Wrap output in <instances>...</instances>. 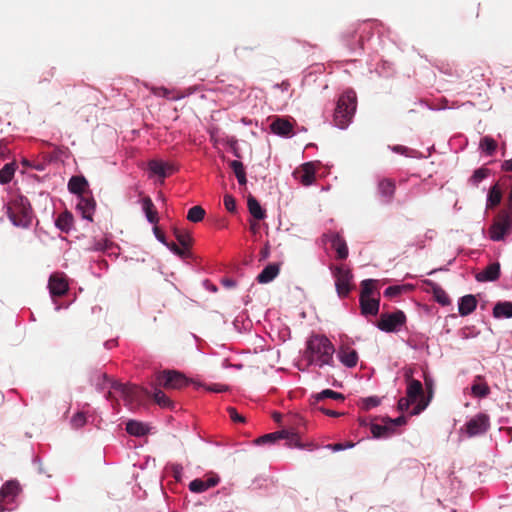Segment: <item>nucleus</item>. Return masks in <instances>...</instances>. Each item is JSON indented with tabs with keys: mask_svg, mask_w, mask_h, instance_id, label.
Instances as JSON below:
<instances>
[{
	"mask_svg": "<svg viewBox=\"0 0 512 512\" xmlns=\"http://www.w3.org/2000/svg\"><path fill=\"white\" fill-rule=\"evenodd\" d=\"M334 351L333 344L326 336L314 334L307 340L304 357L310 365L322 367L332 362Z\"/></svg>",
	"mask_w": 512,
	"mask_h": 512,
	"instance_id": "nucleus-1",
	"label": "nucleus"
},
{
	"mask_svg": "<svg viewBox=\"0 0 512 512\" xmlns=\"http://www.w3.org/2000/svg\"><path fill=\"white\" fill-rule=\"evenodd\" d=\"M7 216L13 225L24 229L28 228L34 218L29 200L22 195L14 197L7 204Z\"/></svg>",
	"mask_w": 512,
	"mask_h": 512,
	"instance_id": "nucleus-2",
	"label": "nucleus"
},
{
	"mask_svg": "<svg viewBox=\"0 0 512 512\" xmlns=\"http://www.w3.org/2000/svg\"><path fill=\"white\" fill-rule=\"evenodd\" d=\"M357 107V97L353 90H347L338 98L333 120L337 127L345 129L351 122Z\"/></svg>",
	"mask_w": 512,
	"mask_h": 512,
	"instance_id": "nucleus-3",
	"label": "nucleus"
},
{
	"mask_svg": "<svg viewBox=\"0 0 512 512\" xmlns=\"http://www.w3.org/2000/svg\"><path fill=\"white\" fill-rule=\"evenodd\" d=\"M110 387L123 397L126 406H128L130 409L138 407L144 403L148 397L151 396V393L148 389L137 386L135 384L111 382Z\"/></svg>",
	"mask_w": 512,
	"mask_h": 512,
	"instance_id": "nucleus-4",
	"label": "nucleus"
},
{
	"mask_svg": "<svg viewBox=\"0 0 512 512\" xmlns=\"http://www.w3.org/2000/svg\"><path fill=\"white\" fill-rule=\"evenodd\" d=\"M330 270L335 278V288L340 298H346L355 288L353 283V273L350 268L345 265H331Z\"/></svg>",
	"mask_w": 512,
	"mask_h": 512,
	"instance_id": "nucleus-5",
	"label": "nucleus"
},
{
	"mask_svg": "<svg viewBox=\"0 0 512 512\" xmlns=\"http://www.w3.org/2000/svg\"><path fill=\"white\" fill-rule=\"evenodd\" d=\"M405 376L407 380L406 397H408L414 403L416 402V405L413 407L410 414L418 415L426 409L429 404L430 397L427 399L424 397L423 386L419 380L413 379L412 376L408 373H406Z\"/></svg>",
	"mask_w": 512,
	"mask_h": 512,
	"instance_id": "nucleus-6",
	"label": "nucleus"
},
{
	"mask_svg": "<svg viewBox=\"0 0 512 512\" xmlns=\"http://www.w3.org/2000/svg\"><path fill=\"white\" fill-rule=\"evenodd\" d=\"M156 386L164 389L179 390L187 386L190 380L186 376L176 370H164L155 375L153 380Z\"/></svg>",
	"mask_w": 512,
	"mask_h": 512,
	"instance_id": "nucleus-7",
	"label": "nucleus"
},
{
	"mask_svg": "<svg viewBox=\"0 0 512 512\" xmlns=\"http://www.w3.org/2000/svg\"><path fill=\"white\" fill-rule=\"evenodd\" d=\"M512 232V219L507 211H501L489 228V236L493 241L504 240Z\"/></svg>",
	"mask_w": 512,
	"mask_h": 512,
	"instance_id": "nucleus-8",
	"label": "nucleus"
},
{
	"mask_svg": "<svg viewBox=\"0 0 512 512\" xmlns=\"http://www.w3.org/2000/svg\"><path fill=\"white\" fill-rule=\"evenodd\" d=\"M489 427V416L485 413H479L472 417L461 429V431H465L468 437H474L486 433Z\"/></svg>",
	"mask_w": 512,
	"mask_h": 512,
	"instance_id": "nucleus-9",
	"label": "nucleus"
},
{
	"mask_svg": "<svg viewBox=\"0 0 512 512\" xmlns=\"http://www.w3.org/2000/svg\"><path fill=\"white\" fill-rule=\"evenodd\" d=\"M406 322L403 311L397 310L393 313H384L378 320L377 327L385 332H394Z\"/></svg>",
	"mask_w": 512,
	"mask_h": 512,
	"instance_id": "nucleus-10",
	"label": "nucleus"
},
{
	"mask_svg": "<svg viewBox=\"0 0 512 512\" xmlns=\"http://www.w3.org/2000/svg\"><path fill=\"white\" fill-rule=\"evenodd\" d=\"M315 165L312 162L302 164L300 167L294 170L293 176L304 186H309L314 183L315 177Z\"/></svg>",
	"mask_w": 512,
	"mask_h": 512,
	"instance_id": "nucleus-11",
	"label": "nucleus"
},
{
	"mask_svg": "<svg viewBox=\"0 0 512 512\" xmlns=\"http://www.w3.org/2000/svg\"><path fill=\"white\" fill-rule=\"evenodd\" d=\"M77 210L81 213L82 217L90 222L93 221V214L96 210V201L92 195H84L78 197Z\"/></svg>",
	"mask_w": 512,
	"mask_h": 512,
	"instance_id": "nucleus-12",
	"label": "nucleus"
},
{
	"mask_svg": "<svg viewBox=\"0 0 512 512\" xmlns=\"http://www.w3.org/2000/svg\"><path fill=\"white\" fill-rule=\"evenodd\" d=\"M68 282L65 277L53 274L49 278V290L52 296L61 297L68 291Z\"/></svg>",
	"mask_w": 512,
	"mask_h": 512,
	"instance_id": "nucleus-13",
	"label": "nucleus"
},
{
	"mask_svg": "<svg viewBox=\"0 0 512 512\" xmlns=\"http://www.w3.org/2000/svg\"><path fill=\"white\" fill-rule=\"evenodd\" d=\"M148 169L153 175H157L162 179L171 175L175 171L172 164L155 159L148 162Z\"/></svg>",
	"mask_w": 512,
	"mask_h": 512,
	"instance_id": "nucleus-14",
	"label": "nucleus"
},
{
	"mask_svg": "<svg viewBox=\"0 0 512 512\" xmlns=\"http://www.w3.org/2000/svg\"><path fill=\"white\" fill-rule=\"evenodd\" d=\"M218 476H210L207 479H194L189 484V489L194 493H202L209 488L215 487L219 483Z\"/></svg>",
	"mask_w": 512,
	"mask_h": 512,
	"instance_id": "nucleus-15",
	"label": "nucleus"
},
{
	"mask_svg": "<svg viewBox=\"0 0 512 512\" xmlns=\"http://www.w3.org/2000/svg\"><path fill=\"white\" fill-rule=\"evenodd\" d=\"M330 242L332 248L336 251L337 259L345 260L349 254L345 239L338 233H332L330 236Z\"/></svg>",
	"mask_w": 512,
	"mask_h": 512,
	"instance_id": "nucleus-16",
	"label": "nucleus"
},
{
	"mask_svg": "<svg viewBox=\"0 0 512 512\" xmlns=\"http://www.w3.org/2000/svg\"><path fill=\"white\" fill-rule=\"evenodd\" d=\"M396 191L395 181L389 178H384L378 183V193L384 199V202L389 203L394 197Z\"/></svg>",
	"mask_w": 512,
	"mask_h": 512,
	"instance_id": "nucleus-17",
	"label": "nucleus"
},
{
	"mask_svg": "<svg viewBox=\"0 0 512 512\" xmlns=\"http://www.w3.org/2000/svg\"><path fill=\"white\" fill-rule=\"evenodd\" d=\"M20 491L21 487L18 481H7L0 490V497L5 502H12Z\"/></svg>",
	"mask_w": 512,
	"mask_h": 512,
	"instance_id": "nucleus-18",
	"label": "nucleus"
},
{
	"mask_svg": "<svg viewBox=\"0 0 512 512\" xmlns=\"http://www.w3.org/2000/svg\"><path fill=\"white\" fill-rule=\"evenodd\" d=\"M361 313L364 316L377 315L379 312L380 299L377 297L359 298Z\"/></svg>",
	"mask_w": 512,
	"mask_h": 512,
	"instance_id": "nucleus-19",
	"label": "nucleus"
},
{
	"mask_svg": "<svg viewBox=\"0 0 512 512\" xmlns=\"http://www.w3.org/2000/svg\"><path fill=\"white\" fill-rule=\"evenodd\" d=\"M270 129L273 133L280 136H289L293 134V124L285 118L277 117L271 124Z\"/></svg>",
	"mask_w": 512,
	"mask_h": 512,
	"instance_id": "nucleus-20",
	"label": "nucleus"
},
{
	"mask_svg": "<svg viewBox=\"0 0 512 512\" xmlns=\"http://www.w3.org/2000/svg\"><path fill=\"white\" fill-rule=\"evenodd\" d=\"M88 181L84 176H72L68 182V190L78 197L87 195Z\"/></svg>",
	"mask_w": 512,
	"mask_h": 512,
	"instance_id": "nucleus-21",
	"label": "nucleus"
},
{
	"mask_svg": "<svg viewBox=\"0 0 512 512\" xmlns=\"http://www.w3.org/2000/svg\"><path fill=\"white\" fill-rule=\"evenodd\" d=\"M500 276V264L498 262H494L485 267L481 272H479L476 276V279L480 282L485 281H495Z\"/></svg>",
	"mask_w": 512,
	"mask_h": 512,
	"instance_id": "nucleus-22",
	"label": "nucleus"
},
{
	"mask_svg": "<svg viewBox=\"0 0 512 512\" xmlns=\"http://www.w3.org/2000/svg\"><path fill=\"white\" fill-rule=\"evenodd\" d=\"M152 388L154 389L153 394L151 395L156 404H158L162 408H174V402L160 389L161 386H156L155 382L151 383Z\"/></svg>",
	"mask_w": 512,
	"mask_h": 512,
	"instance_id": "nucleus-23",
	"label": "nucleus"
},
{
	"mask_svg": "<svg viewBox=\"0 0 512 512\" xmlns=\"http://www.w3.org/2000/svg\"><path fill=\"white\" fill-rule=\"evenodd\" d=\"M340 361L349 368L355 367L358 362V353L350 347H343L338 353Z\"/></svg>",
	"mask_w": 512,
	"mask_h": 512,
	"instance_id": "nucleus-24",
	"label": "nucleus"
},
{
	"mask_svg": "<svg viewBox=\"0 0 512 512\" xmlns=\"http://www.w3.org/2000/svg\"><path fill=\"white\" fill-rule=\"evenodd\" d=\"M477 307V300L474 295H465L460 298L458 304V311L461 316H467L471 314Z\"/></svg>",
	"mask_w": 512,
	"mask_h": 512,
	"instance_id": "nucleus-25",
	"label": "nucleus"
},
{
	"mask_svg": "<svg viewBox=\"0 0 512 512\" xmlns=\"http://www.w3.org/2000/svg\"><path fill=\"white\" fill-rule=\"evenodd\" d=\"M280 268L279 264L272 263L267 265L260 274L257 276V281L261 284H266L271 282L273 279L277 277L279 274Z\"/></svg>",
	"mask_w": 512,
	"mask_h": 512,
	"instance_id": "nucleus-26",
	"label": "nucleus"
},
{
	"mask_svg": "<svg viewBox=\"0 0 512 512\" xmlns=\"http://www.w3.org/2000/svg\"><path fill=\"white\" fill-rule=\"evenodd\" d=\"M471 393L475 397L485 398L490 394V388L484 381L483 376H476L471 387Z\"/></svg>",
	"mask_w": 512,
	"mask_h": 512,
	"instance_id": "nucleus-27",
	"label": "nucleus"
},
{
	"mask_svg": "<svg viewBox=\"0 0 512 512\" xmlns=\"http://www.w3.org/2000/svg\"><path fill=\"white\" fill-rule=\"evenodd\" d=\"M142 207L147 220L151 224L156 225L159 221L158 212L150 197H144L142 199Z\"/></svg>",
	"mask_w": 512,
	"mask_h": 512,
	"instance_id": "nucleus-28",
	"label": "nucleus"
},
{
	"mask_svg": "<svg viewBox=\"0 0 512 512\" xmlns=\"http://www.w3.org/2000/svg\"><path fill=\"white\" fill-rule=\"evenodd\" d=\"M247 206L249 213L256 219V220H262L265 218V210L261 207L258 200L252 196L249 195L247 199Z\"/></svg>",
	"mask_w": 512,
	"mask_h": 512,
	"instance_id": "nucleus-29",
	"label": "nucleus"
},
{
	"mask_svg": "<svg viewBox=\"0 0 512 512\" xmlns=\"http://www.w3.org/2000/svg\"><path fill=\"white\" fill-rule=\"evenodd\" d=\"M377 280L365 279L360 283L361 291L359 298L376 297L379 296V292L376 288Z\"/></svg>",
	"mask_w": 512,
	"mask_h": 512,
	"instance_id": "nucleus-30",
	"label": "nucleus"
},
{
	"mask_svg": "<svg viewBox=\"0 0 512 512\" xmlns=\"http://www.w3.org/2000/svg\"><path fill=\"white\" fill-rule=\"evenodd\" d=\"M55 224L62 232H69L73 226V215L72 213L65 211L58 215Z\"/></svg>",
	"mask_w": 512,
	"mask_h": 512,
	"instance_id": "nucleus-31",
	"label": "nucleus"
},
{
	"mask_svg": "<svg viewBox=\"0 0 512 512\" xmlns=\"http://www.w3.org/2000/svg\"><path fill=\"white\" fill-rule=\"evenodd\" d=\"M495 318H511L512 302H498L493 308Z\"/></svg>",
	"mask_w": 512,
	"mask_h": 512,
	"instance_id": "nucleus-32",
	"label": "nucleus"
},
{
	"mask_svg": "<svg viewBox=\"0 0 512 512\" xmlns=\"http://www.w3.org/2000/svg\"><path fill=\"white\" fill-rule=\"evenodd\" d=\"M370 430L374 438L388 437L394 432V428L384 422L383 425L372 423Z\"/></svg>",
	"mask_w": 512,
	"mask_h": 512,
	"instance_id": "nucleus-33",
	"label": "nucleus"
},
{
	"mask_svg": "<svg viewBox=\"0 0 512 512\" xmlns=\"http://www.w3.org/2000/svg\"><path fill=\"white\" fill-rule=\"evenodd\" d=\"M502 199V191L498 184L493 185L488 192L487 208H494L498 206Z\"/></svg>",
	"mask_w": 512,
	"mask_h": 512,
	"instance_id": "nucleus-34",
	"label": "nucleus"
},
{
	"mask_svg": "<svg viewBox=\"0 0 512 512\" xmlns=\"http://www.w3.org/2000/svg\"><path fill=\"white\" fill-rule=\"evenodd\" d=\"M126 431L133 436H144L147 433L146 426L138 421L130 420L126 424Z\"/></svg>",
	"mask_w": 512,
	"mask_h": 512,
	"instance_id": "nucleus-35",
	"label": "nucleus"
},
{
	"mask_svg": "<svg viewBox=\"0 0 512 512\" xmlns=\"http://www.w3.org/2000/svg\"><path fill=\"white\" fill-rule=\"evenodd\" d=\"M16 163L10 162L4 165V167L0 170V183L7 184L14 177L16 171Z\"/></svg>",
	"mask_w": 512,
	"mask_h": 512,
	"instance_id": "nucleus-36",
	"label": "nucleus"
},
{
	"mask_svg": "<svg viewBox=\"0 0 512 512\" xmlns=\"http://www.w3.org/2000/svg\"><path fill=\"white\" fill-rule=\"evenodd\" d=\"M230 168L233 170L238 183L240 185H245L247 183V179L243 163L238 160H233L230 162Z\"/></svg>",
	"mask_w": 512,
	"mask_h": 512,
	"instance_id": "nucleus-37",
	"label": "nucleus"
},
{
	"mask_svg": "<svg viewBox=\"0 0 512 512\" xmlns=\"http://www.w3.org/2000/svg\"><path fill=\"white\" fill-rule=\"evenodd\" d=\"M174 235L182 247L185 249L190 248L192 244V236L189 232L175 228Z\"/></svg>",
	"mask_w": 512,
	"mask_h": 512,
	"instance_id": "nucleus-38",
	"label": "nucleus"
},
{
	"mask_svg": "<svg viewBox=\"0 0 512 512\" xmlns=\"http://www.w3.org/2000/svg\"><path fill=\"white\" fill-rule=\"evenodd\" d=\"M480 148L487 155L491 156L497 149V142L493 138L485 136L480 141Z\"/></svg>",
	"mask_w": 512,
	"mask_h": 512,
	"instance_id": "nucleus-39",
	"label": "nucleus"
},
{
	"mask_svg": "<svg viewBox=\"0 0 512 512\" xmlns=\"http://www.w3.org/2000/svg\"><path fill=\"white\" fill-rule=\"evenodd\" d=\"M432 291H433V295H434L435 300L439 304H441V305H448V304H450V298H449L448 294L439 285L433 284Z\"/></svg>",
	"mask_w": 512,
	"mask_h": 512,
	"instance_id": "nucleus-40",
	"label": "nucleus"
},
{
	"mask_svg": "<svg viewBox=\"0 0 512 512\" xmlns=\"http://www.w3.org/2000/svg\"><path fill=\"white\" fill-rule=\"evenodd\" d=\"M325 398H331V399H334V400H341L343 401L345 399L344 395L341 394V393H338L336 391H333L331 389H325L323 390L322 392H320L319 394L316 395L315 399H316V402H315V405L319 404V402Z\"/></svg>",
	"mask_w": 512,
	"mask_h": 512,
	"instance_id": "nucleus-41",
	"label": "nucleus"
},
{
	"mask_svg": "<svg viewBox=\"0 0 512 512\" xmlns=\"http://www.w3.org/2000/svg\"><path fill=\"white\" fill-rule=\"evenodd\" d=\"M205 210L201 206H193L187 213V219L191 222L197 223L203 220Z\"/></svg>",
	"mask_w": 512,
	"mask_h": 512,
	"instance_id": "nucleus-42",
	"label": "nucleus"
},
{
	"mask_svg": "<svg viewBox=\"0 0 512 512\" xmlns=\"http://www.w3.org/2000/svg\"><path fill=\"white\" fill-rule=\"evenodd\" d=\"M489 175V169L487 168H479L474 171L473 175L470 177L469 182L477 186L482 180H484Z\"/></svg>",
	"mask_w": 512,
	"mask_h": 512,
	"instance_id": "nucleus-43",
	"label": "nucleus"
},
{
	"mask_svg": "<svg viewBox=\"0 0 512 512\" xmlns=\"http://www.w3.org/2000/svg\"><path fill=\"white\" fill-rule=\"evenodd\" d=\"M223 202H224L225 208L229 212L234 213L236 211V200L232 195L226 194L224 196Z\"/></svg>",
	"mask_w": 512,
	"mask_h": 512,
	"instance_id": "nucleus-44",
	"label": "nucleus"
},
{
	"mask_svg": "<svg viewBox=\"0 0 512 512\" xmlns=\"http://www.w3.org/2000/svg\"><path fill=\"white\" fill-rule=\"evenodd\" d=\"M380 404V399L377 397H368L362 400V408L370 410L371 408L377 407Z\"/></svg>",
	"mask_w": 512,
	"mask_h": 512,
	"instance_id": "nucleus-45",
	"label": "nucleus"
},
{
	"mask_svg": "<svg viewBox=\"0 0 512 512\" xmlns=\"http://www.w3.org/2000/svg\"><path fill=\"white\" fill-rule=\"evenodd\" d=\"M274 434H277V435H275L276 440L277 439H288L290 441H296L297 437H298L296 433L290 432L287 430L277 431V432H274Z\"/></svg>",
	"mask_w": 512,
	"mask_h": 512,
	"instance_id": "nucleus-46",
	"label": "nucleus"
},
{
	"mask_svg": "<svg viewBox=\"0 0 512 512\" xmlns=\"http://www.w3.org/2000/svg\"><path fill=\"white\" fill-rule=\"evenodd\" d=\"M383 422H387L388 425H390L392 428L394 426H401V425H405L407 423V418L405 416H399L395 419H391L389 417H385L382 419Z\"/></svg>",
	"mask_w": 512,
	"mask_h": 512,
	"instance_id": "nucleus-47",
	"label": "nucleus"
},
{
	"mask_svg": "<svg viewBox=\"0 0 512 512\" xmlns=\"http://www.w3.org/2000/svg\"><path fill=\"white\" fill-rule=\"evenodd\" d=\"M166 246L176 255L180 257H186L188 255V249H185L184 247L180 248L177 244L171 242L166 244Z\"/></svg>",
	"mask_w": 512,
	"mask_h": 512,
	"instance_id": "nucleus-48",
	"label": "nucleus"
},
{
	"mask_svg": "<svg viewBox=\"0 0 512 512\" xmlns=\"http://www.w3.org/2000/svg\"><path fill=\"white\" fill-rule=\"evenodd\" d=\"M71 423L74 428H80L85 425L86 417L83 413L79 412L72 417Z\"/></svg>",
	"mask_w": 512,
	"mask_h": 512,
	"instance_id": "nucleus-49",
	"label": "nucleus"
},
{
	"mask_svg": "<svg viewBox=\"0 0 512 512\" xmlns=\"http://www.w3.org/2000/svg\"><path fill=\"white\" fill-rule=\"evenodd\" d=\"M227 412L232 421L239 422V423L245 422V418L237 412L236 408L228 407Z\"/></svg>",
	"mask_w": 512,
	"mask_h": 512,
	"instance_id": "nucleus-50",
	"label": "nucleus"
},
{
	"mask_svg": "<svg viewBox=\"0 0 512 512\" xmlns=\"http://www.w3.org/2000/svg\"><path fill=\"white\" fill-rule=\"evenodd\" d=\"M413 403L408 397H402L398 401V410L401 412L407 411Z\"/></svg>",
	"mask_w": 512,
	"mask_h": 512,
	"instance_id": "nucleus-51",
	"label": "nucleus"
},
{
	"mask_svg": "<svg viewBox=\"0 0 512 512\" xmlns=\"http://www.w3.org/2000/svg\"><path fill=\"white\" fill-rule=\"evenodd\" d=\"M401 291L402 288L400 286H389L388 288L385 289L384 295L386 297L393 298L400 295Z\"/></svg>",
	"mask_w": 512,
	"mask_h": 512,
	"instance_id": "nucleus-52",
	"label": "nucleus"
},
{
	"mask_svg": "<svg viewBox=\"0 0 512 512\" xmlns=\"http://www.w3.org/2000/svg\"><path fill=\"white\" fill-rule=\"evenodd\" d=\"M275 435L276 434H274V432L273 433H269V434H265V435L257 438L255 440V442L258 445L265 444V443H273L276 440Z\"/></svg>",
	"mask_w": 512,
	"mask_h": 512,
	"instance_id": "nucleus-53",
	"label": "nucleus"
},
{
	"mask_svg": "<svg viewBox=\"0 0 512 512\" xmlns=\"http://www.w3.org/2000/svg\"><path fill=\"white\" fill-rule=\"evenodd\" d=\"M356 34H357V28L356 27H351V28L347 29L343 33V37L347 41L348 45L350 44V40L355 38Z\"/></svg>",
	"mask_w": 512,
	"mask_h": 512,
	"instance_id": "nucleus-54",
	"label": "nucleus"
},
{
	"mask_svg": "<svg viewBox=\"0 0 512 512\" xmlns=\"http://www.w3.org/2000/svg\"><path fill=\"white\" fill-rule=\"evenodd\" d=\"M10 150L4 141H0V161L8 157Z\"/></svg>",
	"mask_w": 512,
	"mask_h": 512,
	"instance_id": "nucleus-55",
	"label": "nucleus"
},
{
	"mask_svg": "<svg viewBox=\"0 0 512 512\" xmlns=\"http://www.w3.org/2000/svg\"><path fill=\"white\" fill-rule=\"evenodd\" d=\"M107 248V242L105 240L95 242L90 249L94 251H103Z\"/></svg>",
	"mask_w": 512,
	"mask_h": 512,
	"instance_id": "nucleus-56",
	"label": "nucleus"
},
{
	"mask_svg": "<svg viewBox=\"0 0 512 512\" xmlns=\"http://www.w3.org/2000/svg\"><path fill=\"white\" fill-rule=\"evenodd\" d=\"M153 231H154V234H155L156 238H157L161 243H163L164 245H166V244H167L166 237H165L164 233L159 229V227L154 226Z\"/></svg>",
	"mask_w": 512,
	"mask_h": 512,
	"instance_id": "nucleus-57",
	"label": "nucleus"
},
{
	"mask_svg": "<svg viewBox=\"0 0 512 512\" xmlns=\"http://www.w3.org/2000/svg\"><path fill=\"white\" fill-rule=\"evenodd\" d=\"M316 409L321 411L325 415H328V416H331V417H337V416L340 415V413H338L336 411H333V410H330V409H326L323 406H319L318 404L316 405Z\"/></svg>",
	"mask_w": 512,
	"mask_h": 512,
	"instance_id": "nucleus-58",
	"label": "nucleus"
},
{
	"mask_svg": "<svg viewBox=\"0 0 512 512\" xmlns=\"http://www.w3.org/2000/svg\"><path fill=\"white\" fill-rule=\"evenodd\" d=\"M208 390L212 392H224L227 390V386L221 384H213L208 387Z\"/></svg>",
	"mask_w": 512,
	"mask_h": 512,
	"instance_id": "nucleus-59",
	"label": "nucleus"
},
{
	"mask_svg": "<svg viewBox=\"0 0 512 512\" xmlns=\"http://www.w3.org/2000/svg\"><path fill=\"white\" fill-rule=\"evenodd\" d=\"M326 447L332 449L333 451H340L345 449L344 444L341 443L328 444Z\"/></svg>",
	"mask_w": 512,
	"mask_h": 512,
	"instance_id": "nucleus-60",
	"label": "nucleus"
},
{
	"mask_svg": "<svg viewBox=\"0 0 512 512\" xmlns=\"http://www.w3.org/2000/svg\"><path fill=\"white\" fill-rule=\"evenodd\" d=\"M502 169L505 171H512V158L503 162Z\"/></svg>",
	"mask_w": 512,
	"mask_h": 512,
	"instance_id": "nucleus-61",
	"label": "nucleus"
},
{
	"mask_svg": "<svg viewBox=\"0 0 512 512\" xmlns=\"http://www.w3.org/2000/svg\"><path fill=\"white\" fill-rule=\"evenodd\" d=\"M392 150L396 153H401V154H405L408 149L404 146H400V145H396L392 148Z\"/></svg>",
	"mask_w": 512,
	"mask_h": 512,
	"instance_id": "nucleus-62",
	"label": "nucleus"
},
{
	"mask_svg": "<svg viewBox=\"0 0 512 512\" xmlns=\"http://www.w3.org/2000/svg\"><path fill=\"white\" fill-rule=\"evenodd\" d=\"M281 417H282V415H281L280 413L275 412V413L273 414V419H274V421H276V422H280Z\"/></svg>",
	"mask_w": 512,
	"mask_h": 512,
	"instance_id": "nucleus-63",
	"label": "nucleus"
},
{
	"mask_svg": "<svg viewBox=\"0 0 512 512\" xmlns=\"http://www.w3.org/2000/svg\"><path fill=\"white\" fill-rule=\"evenodd\" d=\"M354 446V443L353 442H347L344 447L345 448H352Z\"/></svg>",
	"mask_w": 512,
	"mask_h": 512,
	"instance_id": "nucleus-64",
	"label": "nucleus"
}]
</instances>
